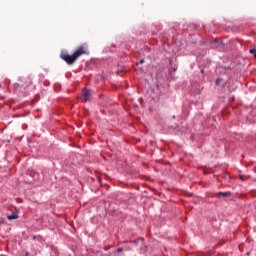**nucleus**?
I'll return each mask as SVG.
<instances>
[{
  "label": "nucleus",
  "mask_w": 256,
  "mask_h": 256,
  "mask_svg": "<svg viewBox=\"0 0 256 256\" xmlns=\"http://www.w3.org/2000/svg\"><path fill=\"white\" fill-rule=\"evenodd\" d=\"M212 47H215V42H212Z\"/></svg>",
  "instance_id": "obj_11"
},
{
  "label": "nucleus",
  "mask_w": 256,
  "mask_h": 256,
  "mask_svg": "<svg viewBox=\"0 0 256 256\" xmlns=\"http://www.w3.org/2000/svg\"><path fill=\"white\" fill-rule=\"evenodd\" d=\"M8 221H13L14 219H19V214L18 213H13L11 215L7 216Z\"/></svg>",
  "instance_id": "obj_4"
},
{
  "label": "nucleus",
  "mask_w": 256,
  "mask_h": 256,
  "mask_svg": "<svg viewBox=\"0 0 256 256\" xmlns=\"http://www.w3.org/2000/svg\"><path fill=\"white\" fill-rule=\"evenodd\" d=\"M33 239H35V236H33Z\"/></svg>",
  "instance_id": "obj_14"
},
{
  "label": "nucleus",
  "mask_w": 256,
  "mask_h": 256,
  "mask_svg": "<svg viewBox=\"0 0 256 256\" xmlns=\"http://www.w3.org/2000/svg\"><path fill=\"white\" fill-rule=\"evenodd\" d=\"M240 179L243 181V176L242 175H240Z\"/></svg>",
  "instance_id": "obj_12"
},
{
  "label": "nucleus",
  "mask_w": 256,
  "mask_h": 256,
  "mask_svg": "<svg viewBox=\"0 0 256 256\" xmlns=\"http://www.w3.org/2000/svg\"><path fill=\"white\" fill-rule=\"evenodd\" d=\"M139 63H140V64L145 63V59H141Z\"/></svg>",
  "instance_id": "obj_9"
},
{
  "label": "nucleus",
  "mask_w": 256,
  "mask_h": 256,
  "mask_svg": "<svg viewBox=\"0 0 256 256\" xmlns=\"http://www.w3.org/2000/svg\"><path fill=\"white\" fill-rule=\"evenodd\" d=\"M90 99H91V91L84 88L81 94V101H83V103H87V101H90Z\"/></svg>",
  "instance_id": "obj_2"
},
{
  "label": "nucleus",
  "mask_w": 256,
  "mask_h": 256,
  "mask_svg": "<svg viewBox=\"0 0 256 256\" xmlns=\"http://www.w3.org/2000/svg\"><path fill=\"white\" fill-rule=\"evenodd\" d=\"M123 252V248H118L117 250H116V253H122Z\"/></svg>",
  "instance_id": "obj_8"
},
{
  "label": "nucleus",
  "mask_w": 256,
  "mask_h": 256,
  "mask_svg": "<svg viewBox=\"0 0 256 256\" xmlns=\"http://www.w3.org/2000/svg\"><path fill=\"white\" fill-rule=\"evenodd\" d=\"M222 81H223V79L218 78V79L216 80V85H219Z\"/></svg>",
  "instance_id": "obj_7"
},
{
  "label": "nucleus",
  "mask_w": 256,
  "mask_h": 256,
  "mask_svg": "<svg viewBox=\"0 0 256 256\" xmlns=\"http://www.w3.org/2000/svg\"><path fill=\"white\" fill-rule=\"evenodd\" d=\"M144 241L145 240L143 238H140L138 240H135L134 243H135V245H143Z\"/></svg>",
  "instance_id": "obj_5"
},
{
  "label": "nucleus",
  "mask_w": 256,
  "mask_h": 256,
  "mask_svg": "<svg viewBox=\"0 0 256 256\" xmlns=\"http://www.w3.org/2000/svg\"><path fill=\"white\" fill-rule=\"evenodd\" d=\"M249 53H251V55H254V57L256 59V49L255 48L250 49Z\"/></svg>",
  "instance_id": "obj_6"
},
{
  "label": "nucleus",
  "mask_w": 256,
  "mask_h": 256,
  "mask_svg": "<svg viewBox=\"0 0 256 256\" xmlns=\"http://www.w3.org/2000/svg\"><path fill=\"white\" fill-rule=\"evenodd\" d=\"M29 255V253H26V256H28Z\"/></svg>",
  "instance_id": "obj_13"
},
{
  "label": "nucleus",
  "mask_w": 256,
  "mask_h": 256,
  "mask_svg": "<svg viewBox=\"0 0 256 256\" xmlns=\"http://www.w3.org/2000/svg\"><path fill=\"white\" fill-rule=\"evenodd\" d=\"M140 249H141V251H145V248H143V247H140Z\"/></svg>",
  "instance_id": "obj_10"
},
{
  "label": "nucleus",
  "mask_w": 256,
  "mask_h": 256,
  "mask_svg": "<svg viewBox=\"0 0 256 256\" xmlns=\"http://www.w3.org/2000/svg\"><path fill=\"white\" fill-rule=\"evenodd\" d=\"M216 197H217V199H221V197L223 199H227V197H231V192H229V191H227V192H218L216 194Z\"/></svg>",
  "instance_id": "obj_3"
},
{
  "label": "nucleus",
  "mask_w": 256,
  "mask_h": 256,
  "mask_svg": "<svg viewBox=\"0 0 256 256\" xmlns=\"http://www.w3.org/2000/svg\"><path fill=\"white\" fill-rule=\"evenodd\" d=\"M82 55H89L87 44L78 46L72 55H69L67 52H61L60 57L67 65H73Z\"/></svg>",
  "instance_id": "obj_1"
}]
</instances>
